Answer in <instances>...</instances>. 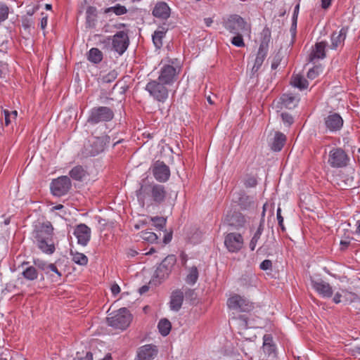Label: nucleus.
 Returning a JSON list of instances; mask_svg holds the SVG:
<instances>
[{
  "mask_svg": "<svg viewBox=\"0 0 360 360\" xmlns=\"http://www.w3.org/2000/svg\"><path fill=\"white\" fill-rule=\"evenodd\" d=\"M4 113L5 125L8 126L9 124L11 123V118L10 111H8L7 110H4Z\"/></svg>",
  "mask_w": 360,
  "mask_h": 360,
  "instance_id": "54",
  "label": "nucleus"
},
{
  "mask_svg": "<svg viewBox=\"0 0 360 360\" xmlns=\"http://www.w3.org/2000/svg\"><path fill=\"white\" fill-rule=\"evenodd\" d=\"M63 209H64V206L61 204H59V205L52 207L51 211L61 210Z\"/></svg>",
  "mask_w": 360,
  "mask_h": 360,
  "instance_id": "61",
  "label": "nucleus"
},
{
  "mask_svg": "<svg viewBox=\"0 0 360 360\" xmlns=\"http://www.w3.org/2000/svg\"><path fill=\"white\" fill-rule=\"evenodd\" d=\"M239 320H240V321H241V322H242V325H243L245 328H247V326H248V323H247L246 318H245V316H240Z\"/></svg>",
  "mask_w": 360,
  "mask_h": 360,
  "instance_id": "62",
  "label": "nucleus"
},
{
  "mask_svg": "<svg viewBox=\"0 0 360 360\" xmlns=\"http://www.w3.org/2000/svg\"><path fill=\"white\" fill-rule=\"evenodd\" d=\"M141 238L145 241L153 243L158 240V236L153 232L145 231L141 232Z\"/></svg>",
  "mask_w": 360,
  "mask_h": 360,
  "instance_id": "41",
  "label": "nucleus"
},
{
  "mask_svg": "<svg viewBox=\"0 0 360 360\" xmlns=\"http://www.w3.org/2000/svg\"><path fill=\"white\" fill-rule=\"evenodd\" d=\"M127 8L122 5L116 4L114 6L106 8L104 10L105 13H108L110 12L114 13L116 15H122L126 14L127 13Z\"/></svg>",
  "mask_w": 360,
  "mask_h": 360,
  "instance_id": "39",
  "label": "nucleus"
},
{
  "mask_svg": "<svg viewBox=\"0 0 360 360\" xmlns=\"http://www.w3.org/2000/svg\"><path fill=\"white\" fill-rule=\"evenodd\" d=\"M347 155L341 148H333L329 153L328 162L332 167L339 168L347 165Z\"/></svg>",
  "mask_w": 360,
  "mask_h": 360,
  "instance_id": "12",
  "label": "nucleus"
},
{
  "mask_svg": "<svg viewBox=\"0 0 360 360\" xmlns=\"http://www.w3.org/2000/svg\"><path fill=\"white\" fill-rule=\"evenodd\" d=\"M167 32V28L165 27H160L155 30L152 36L153 41L157 49H160L162 46V39L165 37Z\"/></svg>",
  "mask_w": 360,
  "mask_h": 360,
  "instance_id": "27",
  "label": "nucleus"
},
{
  "mask_svg": "<svg viewBox=\"0 0 360 360\" xmlns=\"http://www.w3.org/2000/svg\"><path fill=\"white\" fill-rule=\"evenodd\" d=\"M259 268L263 271L271 270L272 269V262L270 259H264L260 264Z\"/></svg>",
  "mask_w": 360,
  "mask_h": 360,
  "instance_id": "50",
  "label": "nucleus"
},
{
  "mask_svg": "<svg viewBox=\"0 0 360 360\" xmlns=\"http://www.w3.org/2000/svg\"><path fill=\"white\" fill-rule=\"evenodd\" d=\"M37 9H38V6L34 7L32 9H31V10H28V11H27V15H32L35 13V11H36Z\"/></svg>",
  "mask_w": 360,
  "mask_h": 360,
  "instance_id": "64",
  "label": "nucleus"
},
{
  "mask_svg": "<svg viewBox=\"0 0 360 360\" xmlns=\"http://www.w3.org/2000/svg\"><path fill=\"white\" fill-rule=\"evenodd\" d=\"M276 217L278 220V225L281 228L282 231H284L285 230V228L283 225V217L281 215V207H278L276 211Z\"/></svg>",
  "mask_w": 360,
  "mask_h": 360,
  "instance_id": "51",
  "label": "nucleus"
},
{
  "mask_svg": "<svg viewBox=\"0 0 360 360\" xmlns=\"http://www.w3.org/2000/svg\"><path fill=\"white\" fill-rule=\"evenodd\" d=\"M79 360H93V354L91 352H86L85 356L79 358Z\"/></svg>",
  "mask_w": 360,
  "mask_h": 360,
  "instance_id": "58",
  "label": "nucleus"
},
{
  "mask_svg": "<svg viewBox=\"0 0 360 360\" xmlns=\"http://www.w3.org/2000/svg\"><path fill=\"white\" fill-rule=\"evenodd\" d=\"M198 279V270L196 266H192L188 270L186 278V282L189 285H194Z\"/></svg>",
  "mask_w": 360,
  "mask_h": 360,
  "instance_id": "37",
  "label": "nucleus"
},
{
  "mask_svg": "<svg viewBox=\"0 0 360 360\" xmlns=\"http://www.w3.org/2000/svg\"><path fill=\"white\" fill-rule=\"evenodd\" d=\"M312 288L323 297L329 298L333 295V290L330 284L322 280L311 281Z\"/></svg>",
  "mask_w": 360,
  "mask_h": 360,
  "instance_id": "19",
  "label": "nucleus"
},
{
  "mask_svg": "<svg viewBox=\"0 0 360 360\" xmlns=\"http://www.w3.org/2000/svg\"><path fill=\"white\" fill-rule=\"evenodd\" d=\"M152 174L157 181L165 183L170 176V169L163 162L156 161L150 167Z\"/></svg>",
  "mask_w": 360,
  "mask_h": 360,
  "instance_id": "11",
  "label": "nucleus"
},
{
  "mask_svg": "<svg viewBox=\"0 0 360 360\" xmlns=\"http://www.w3.org/2000/svg\"><path fill=\"white\" fill-rule=\"evenodd\" d=\"M224 245L230 252H238L243 247V238L240 233H229L224 238Z\"/></svg>",
  "mask_w": 360,
  "mask_h": 360,
  "instance_id": "13",
  "label": "nucleus"
},
{
  "mask_svg": "<svg viewBox=\"0 0 360 360\" xmlns=\"http://www.w3.org/2000/svg\"><path fill=\"white\" fill-rule=\"evenodd\" d=\"M171 240H172V235L171 234L165 235V237H164V243L167 244L169 242H170Z\"/></svg>",
  "mask_w": 360,
  "mask_h": 360,
  "instance_id": "63",
  "label": "nucleus"
},
{
  "mask_svg": "<svg viewBox=\"0 0 360 360\" xmlns=\"http://www.w3.org/2000/svg\"><path fill=\"white\" fill-rule=\"evenodd\" d=\"M71 186L70 178L67 176H61L51 181L50 188L53 195L60 197L67 194Z\"/></svg>",
  "mask_w": 360,
  "mask_h": 360,
  "instance_id": "10",
  "label": "nucleus"
},
{
  "mask_svg": "<svg viewBox=\"0 0 360 360\" xmlns=\"http://www.w3.org/2000/svg\"><path fill=\"white\" fill-rule=\"evenodd\" d=\"M88 59L94 63H98L103 59V53L98 49L92 48L89 51Z\"/></svg>",
  "mask_w": 360,
  "mask_h": 360,
  "instance_id": "36",
  "label": "nucleus"
},
{
  "mask_svg": "<svg viewBox=\"0 0 360 360\" xmlns=\"http://www.w3.org/2000/svg\"><path fill=\"white\" fill-rule=\"evenodd\" d=\"M263 350L269 356L275 355L276 345L274 343L273 338L271 335L266 334L263 337Z\"/></svg>",
  "mask_w": 360,
  "mask_h": 360,
  "instance_id": "26",
  "label": "nucleus"
},
{
  "mask_svg": "<svg viewBox=\"0 0 360 360\" xmlns=\"http://www.w3.org/2000/svg\"><path fill=\"white\" fill-rule=\"evenodd\" d=\"M132 320V316L129 311L125 308H121L112 313L107 318L108 325L117 329L125 330L129 327Z\"/></svg>",
  "mask_w": 360,
  "mask_h": 360,
  "instance_id": "5",
  "label": "nucleus"
},
{
  "mask_svg": "<svg viewBox=\"0 0 360 360\" xmlns=\"http://www.w3.org/2000/svg\"><path fill=\"white\" fill-rule=\"evenodd\" d=\"M158 354L156 346L148 344L138 348L135 360H153Z\"/></svg>",
  "mask_w": 360,
  "mask_h": 360,
  "instance_id": "17",
  "label": "nucleus"
},
{
  "mask_svg": "<svg viewBox=\"0 0 360 360\" xmlns=\"http://www.w3.org/2000/svg\"><path fill=\"white\" fill-rule=\"evenodd\" d=\"M180 70L181 67L177 59H174L171 60V64H165L162 65L157 79L165 83V84L171 86L178 79Z\"/></svg>",
  "mask_w": 360,
  "mask_h": 360,
  "instance_id": "4",
  "label": "nucleus"
},
{
  "mask_svg": "<svg viewBox=\"0 0 360 360\" xmlns=\"http://www.w3.org/2000/svg\"><path fill=\"white\" fill-rule=\"evenodd\" d=\"M238 203L242 208L247 209L253 203L252 198L246 194H242L239 198Z\"/></svg>",
  "mask_w": 360,
  "mask_h": 360,
  "instance_id": "40",
  "label": "nucleus"
},
{
  "mask_svg": "<svg viewBox=\"0 0 360 360\" xmlns=\"http://www.w3.org/2000/svg\"><path fill=\"white\" fill-rule=\"evenodd\" d=\"M34 264L39 269H41L43 271H44L45 274L47 272V269H48L49 265H50L49 263H47L45 261H43V260H41V259H34Z\"/></svg>",
  "mask_w": 360,
  "mask_h": 360,
  "instance_id": "45",
  "label": "nucleus"
},
{
  "mask_svg": "<svg viewBox=\"0 0 360 360\" xmlns=\"http://www.w3.org/2000/svg\"><path fill=\"white\" fill-rule=\"evenodd\" d=\"M53 235V227L50 221L34 223L33 240L43 253L51 255L56 251Z\"/></svg>",
  "mask_w": 360,
  "mask_h": 360,
  "instance_id": "2",
  "label": "nucleus"
},
{
  "mask_svg": "<svg viewBox=\"0 0 360 360\" xmlns=\"http://www.w3.org/2000/svg\"><path fill=\"white\" fill-rule=\"evenodd\" d=\"M41 18L40 21V27L41 30H44L48 23V15L44 13H41Z\"/></svg>",
  "mask_w": 360,
  "mask_h": 360,
  "instance_id": "53",
  "label": "nucleus"
},
{
  "mask_svg": "<svg viewBox=\"0 0 360 360\" xmlns=\"http://www.w3.org/2000/svg\"><path fill=\"white\" fill-rule=\"evenodd\" d=\"M112 49L120 55L124 53L129 46V37L124 31L117 32L112 39Z\"/></svg>",
  "mask_w": 360,
  "mask_h": 360,
  "instance_id": "15",
  "label": "nucleus"
},
{
  "mask_svg": "<svg viewBox=\"0 0 360 360\" xmlns=\"http://www.w3.org/2000/svg\"><path fill=\"white\" fill-rule=\"evenodd\" d=\"M70 255L72 256V260L77 264L85 266L88 263V257L83 253L71 250Z\"/></svg>",
  "mask_w": 360,
  "mask_h": 360,
  "instance_id": "34",
  "label": "nucleus"
},
{
  "mask_svg": "<svg viewBox=\"0 0 360 360\" xmlns=\"http://www.w3.org/2000/svg\"><path fill=\"white\" fill-rule=\"evenodd\" d=\"M235 36L231 39L233 45L237 47H244L245 43L243 39V34H247L246 33L234 34Z\"/></svg>",
  "mask_w": 360,
  "mask_h": 360,
  "instance_id": "42",
  "label": "nucleus"
},
{
  "mask_svg": "<svg viewBox=\"0 0 360 360\" xmlns=\"http://www.w3.org/2000/svg\"><path fill=\"white\" fill-rule=\"evenodd\" d=\"M176 262V259L174 255H171L166 257L156 269L153 281L160 283L166 279L170 274Z\"/></svg>",
  "mask_w": 360,
  "mask_h": 360,
  "instance_id": "8",
  "label": "nucleus"
},
{
  "mask_svg": "<svg viewBox=\"0 0 360 360\" xmlns=\"http://www.w3.org/2000/svg\"><path fill=\"white\" fill-rule=\"evenodd\" d=\"M267 54V45H264V44H261L257 54V57L255 60V63L252 67L253 72H257L258 70L262 66L266 56Z\"/></svg>",
  "mask_w": 360,
  "mask_h": 360,
  "instance_id": "23",
  "label": "nucleus"
},
{
  "mask_svg": "<svg viewBox=\"0 0 360 360\" xmlns=\"http://www.w3.org/2000/svg\"><path fill=\"white\" fill-rule=\"evenodd\" d=\"M110 136L107 135L94 137L91 141L89 148L87 149L88 154L91 156H96L103 152L105 146L110 143Z\"/></svg>",
  "mask_w": 360,
  "mask_h": 360,
  "instance_id": "14",
  "label": "nucleus"
},
{
  "mask_svg": "<svg viewBox=\"0 0 360 360\" xmlns=\"http://www.w3.org/2000/svg\"><path fill=\"white\" fill-rule=\"evenodd\" d=\"M229 309L237 311L249 312L254 309L253 303L239 295H233L227 300Z\"/></svg>",
  "mask_w": 360,
  "mask_h": 360,
  "instance_id": "9",
  "label": "nucleus"
},
{
  "mask_svg": "<svg viewBox=\"0 0 360 360\" xmlns=\"http://www.w3.org/2000/svg\"><path fill=\"white\" fill-rule=\"evenodd\" d=\"M326 46L327 43L326 41L316 43L309 56V61L314 62L316 60L323 59L326 57Z\"/></svg>",
  "mask_w": 360,
  "mask_h": 360,
  "instance_id": "22",
  "label": "nucleus"
},
{
  "mask_svg": "<svg viewBox=\"0 0 360 360\" xmlns=\"http://www.w3.org/2000/svg\"><path fill=\"white\" fill-rule=\"evenodd\" d=\"M139 185L136 196L141 207L146 205H159L165 202L168 193L165 186L154 182L149 183L146 179L141 180Z\"/></svg>",
  "mask_w": 360,
  "mask_h": 360,
  "instance_id": "1",
  "label": "nucleus"
},
{
  "mask_svg": "<svg viewBox=\"0 0 360 360\" xmlns=\"http://www.w3.org/2000/svg\"><path fill=\"white\" fill-rule=\"evenodd\" d=\"M151 221L154 226L160 230L164 229L166 225V219L162 217H151Z\"/></svg>",
  "mask_w": 360,
  "mask_h": 360,
  "instance_id": "44",
  "label": "nucleus"
},
{
  "mask_svg": "<svg viewBox=\"0 0 360 360\" xmlns=\"http://www.w3.org/2000/svg\"><path fill=\"white\" fill-rule=\"evenodd\" d=\"M326 128L330 131L340 130L343 124L342 118L337 113L329 115L325 118Z\"/></svg>",
  "mask_w": 360,
  "mask_h": 360,
  "instance_id": "20",
  "label": "nucleus"
},
{
  "mask_svg": "<svg viewBox=\"0 0 360 360\" xmlns=\"http://www.w3.org/2000/svg\"><path fill=\"white\" fill-rule=\"evenodd\" d=\"M264 231V221H261L259 223V225L257 229V231L255 232L253 236L252 237L250 242V249L251 251L255 250L257 244L260 239V237L263 233Z\"/></svg>",
  "mask_w": 360,
  "mask_h": 360,
  "instance_id": "30",
  "label": "nucleus"
},
{
  "mask_svg": "<svg viewBox=\"0 0 360 360\" xmlns=\"http://www.w3.org/2000/svg\"><path fill=\"white\" fill-rule=\"evenodd\" d=\"M286 141V136L281 132L277 131L275 134L271 148L274 151H280L283 148Z\"/></svg>",
  "mask_w": 360,
  "mask_h": 360,
  "instance_id": "28",
  "label": "nucleus"
},
{
  "mask_svg": "<svg viewBox=\"0 0 360 360\" xmlns=\"http://www.w3.org/2000/svg\"><path fill=\"white\" fill-rule=\"evenodd\" d=\"M114 117L112 110L106 106L94 107L90 110L87 122L91 124L111 121Z\"/></svg>",
  "mask_w": 360,
  "mask_h": 360,
  "instance_id": "7",
  "label": "nucleus"
},
{
  "mask_svg": "<svg viewBox=\"0 0 360 360\" xmlns=\"http://www.w3.org/2000/svg\"><path fill=\"white\" fill-rule=\"evenodd\" d=\"M224 27L232 34L246 33L250 34V25L240 15H231L224 21Z\"/></svg>",
  "mask_w": 360,
  "mask_h": 360,
  "instance_id": "6",
  "label": "nucleus"
},
{
  "mask_svg": "<svg viewBox=\"0 0 360 360\" xmlns=\"http://www.w3.org/2000/svg\"><path fill=\"white\" fill-rule=\"evenodd\" d=\"M282 105L286 108H293L297 105V99L290 94H283L281 97Z\"/></svg>",
  "mask_w": 360,
  "mask_h": 360,
  "instance_id": "29",
  "label": "nucleus"
},
{
  "mask_svg": "<svg viewBox=\"0 0 360 360\" xmlns=\"http://www.w3.org/2000/svg\"><path fill=\"white\" fill-rule=\"evenodd\" d=\"M117 72L113 70L110 71L108 74L103 75L101 78V81L104 83H111L115 80L117 77Z\"/></svg>",
  "mask_w": 360,
  "mask_h": 360,
  "instance_id": "43",
  "label": "nucleus"
},
{
  "mask_svg": "<svg viewBox=\"0 0 360 360\" xmlns=\"http://www.w3.org/2000/svg\"><path fill=\"white\" fill-rule=\"evenodd\" d=\"M291 84L292 86L300 89V90L307 89L309 85L307 80L300 75H293Z\"/></svg>",
  "mask_w": 360,
  "mask_h": 360,
  "instance_id": "32",
  "label": "nucleus"
},
{
  "mask_svg": "<svg viewBox=\"0 0 360 360\" xmlns=\"http://www.w3.org/2000/svg\"><path fill=\"white\" fill-rule=\"evenodd\" d=\"M332 0H321V7L324 9L328 8L331 4Z\"/></svg>",
  "mask_w": 360,
  "mask_h": 360,
  "instance_id": "57",
  "label": "nucleus"
},
{
  "mask_svg": "<svg viewBox=\"0 0 360 360\" xmlns=\"http://www.w3.org/2000/svg\"><path fill=\"white\" fill-rule=\"evenodd\" d=\"M168 85L158 79H151L146 85L145 90L153 100L164 103L169 97Z\"/></svg>",
  "mask_w": 360,
  "mask_h": 360,
  "instance_id": "3",
  "label": "nucleus"
},
{
  "mask_svg": "<svg viewBox=\"0 0 360 360\" xmlns=\"http://www.w3.org/2000/svg\"><path fill=\"white\" fill-rule=\"evenodd\" d=\"M204 22L207 27H210L212 23L213 22V20L211 18H206L204 19Z\"/></svg>",
  "mask_w": 360,
  "mask_h": 360,
  "instance_id": "59",
  "label": "nucleus"
},
{
  "mask_svg": "<svg viewBox=\"0 0 360 360\" xmlns=\"http://www.w3.org/2000/svg\"><path fill=\"white\" fill-rule=\"evenodd\" d=\"M244 184L247 188H253L257 186V181L255 176H250L245 179Z\"/></svg>",
  "mask_w": 360,
  "mask_h": 360,
  "instance_id": "48",
  "label": "nucleus"
},
{
  "mask_svg": "<svg viewBox=\"0 0 360 360\" xmlns=\"http://www.w3.org/2000/svg\"><path fill=\"white\" fill-rule=\"evenodd\" d=\"M158 328L162 336H167L171 330L172 324L168 319H162L158 323Z\"/></svg>",
  "mask_w": 360,
  "mask_h": 360,
  "instance_id": "35",
  "label": "nucleus"
},
{
  "mask_svg": "<svg viewBox=\"0 0 360 360\" xmlns=\"http://www.w3.org/2000/svg\"><path fill=\"white\" fill-rule=\"evenodd\" d=\"M86 174L85 169L80 165L74 167L69 172L70 177L76 181H82Z\"/></svg>",
  "mask_w": 360,
  "mask_h": 360,
  "instance_id": "31",
  "label": "nucleus"
},
{
  "mask_svg": "<svg viewBox=\"0 0 360 360\" xmlns=\"http://www.w3.org/2000/svg\"><path fill=\"white\" fill-rule=\"evenodd\" d=\"M184 301V293L178 290L172 292L170 300V308L172 310L177 311L181 307Z\"/></svg>",
  "mask_w": 360,
  "mask_h": 360,
  "instance_id": "24",
  "label": "nucleus"
},
{
  "mask_svg": "<svg viewBox=\"0 0 360 360\" xmlns=\"http://www.w3.org/2000/svg\"><path fill=\"white\" fill-rule=\"evenodd\" d=\"M341 297L342 294L340 292H336L333 297V300L335 304H339L340 302H341Z\"/></svg>",
  "mask_w": 360,
  "mask_h": 360,
  "instance_id": "56",
  "label": "nucleus"
},
{
  "mask_svg": "<svg viewBox=\"0 0 360 360\" xmlns=\"http://www.w3.org/2000/svg\"><path fill=\"white\" fill-rule=\"evenodd\" d=\"M97 9L94 6H89L86 11V27L94 28L97 22Z\"/></svg>",
  "mask_w": 360,
  "mask_h": 360,
  "instance_id": "25",
  "label": "nucleus"
},
{
  "mask_svg": "<svg viewBox=\"0 0 360 360\" xmlns=\"http://www.w3.org/2000/svg\"><path fill=\"white\" fill-rule=\"evenodd\" d=\"M148 289H149V287L148 285H143L142 287H141L139 288V292H140V294H143V293L148 292Z\"/></svg>",
  "mask_w": 360,
  "mask_h": 360,
  "instance_id": "60",
  "label": "nucleus"
},
{
  "mask_svg": "<svg viewBox=\"0 0 360 360\" xmlns=\"http://www.w3.org/2000/svg\"><path fill=\"white\" fill-rule=\"evenodd\" d=\"M46 274L52 277L53 281H58L62 276L61 272L58 270L55 264L50 263Z\"/></svg>",
  "mask_w": 360,
  "mask_h": 360,
  "instance_id": "38",
  "label": "nucleus"
},
{
  "mask_svg": "<svg viewBox=\"0 0 360 360\" xmlns=\"http://www.w3.org/2000/svg\"><path fill=\"white\" fill-rule=\"evenodd\" d=\"M170 8L167 4L164 1L158 2L155 5L152 11L153 16L162 20H167L169 18L170 16Z\"/></svg>",
  "mask_w": 360,
  "mask_h": 360,
  "instance_id": "21",
  "label": "nucleus"
},
{
  "mask_svg": "<svg viewBox=\"0 0 360 360\" xmlns=\"http://www.w3.org/2000/svg\"><path fill=\"white\" fill-rule=\"evenodd\" d=\"M8 15V8L4 4H0V22L4 21Z\"/></svg>",
  "mask_w": 360,
  "mask_h": 360,
  "instance_id": "47",
  "label": "nucleus"
},
{
  "mask_svg": "<svg viewBox=\"0 0 360 360\" xmlns=\"http://www.w3.org/2000/svg\"><path fill=\"white\" fill-rule=\"evenodd\" d=\"M22 275L27 281H34L38 278V271L33 266H27L23 269Z\"/></svg>",
  "mask_w": 360,
  "mask_h": 360,
  "instance_id": "33",
  "label": "nucleus"
},
{
  "mask_svg": "<svg viewBox=\"0 0 360 360\" xmlns=\"http://www.w3.org/2000/svg\"><path fill=\"white\" fill-rule=\"evenodd\" d=\"M281 116L283 123L286 124L288 127L292 124L293 118L290 114L287 112H282Z\"/></svg>",
  "mask_w": 360,
  "mask_h": 360,
  "instance_id": "49",
  "label": "nucleus"
},
{
  "mask_svg": "<svg viewBox=\"0 0 360 360\" xmlns=\"http://www.w3.org/2000/svg\"><path fill=\"white\" fill-rule=\"evenodd\" d=\"M91 229L84 224L77 225L73 231V235L77 239V243L86 246L91 238Z\"/></svg>",
  "mask_w": 360,
  "mask_h": 360,
  "instance_id": "16",
  "label": "nucleus"
},
{
  "mask_svg": "<svg viewBox=\"0 0 360 360\" xmlns=\"http://www.w3.org/2000/svg\"><path fill=\"white\" fill-rule=\"evenodd\" d=\"M321 71V67L315 66L308 71L307 77L310 79H314L319 75Z\"/></svg>",
  "mask_w": 360,
  "mask_h": 360,
  "instance_id": "46",
  "label": "nucleus"
},
{
  "mask_svg": "<svg viewBox=\"0 0 360 360\" xmlns=\"http://www.w3.org/2000/svg\"><path fill=\"white\" fill-rule=\"evenodd\" d=\"M281 61V58L280 55L276 54L272 60L271 65V69L276 70L278 68V66L280 65Z\"/></svg>",
  "mask_w": 360,
  "mask_h": 360,
  "instance_id": "52",
  "label": "nucleus"
},
{
  "mask_svg": "<svg viewBox=\"0 0 360 360\" xmlns=\"http://www.w3.org/2000/svg\"><path fill=\"white\" fill-rule=\"evenodd\" d=\"M111 292L113 295H117L120 292V288L117 284H113L111 286Z\"/></svg>",
  "mask_w": 360,
  "mask_h": 360,
  "instance_id": "55",
  "label": "nucleus"
},
{
  "mask_svg": "<svg viewBox=\"0 0 360 360\" xmlns=\"http://www.w3.org/2000/svg\"><path fill=\"white\" fill-rule=\"evenodd\" d=\"M348 27H343L338 32H334L330 37V49L336 50L339 47H342L347 37Z\"/></svg>",
  "mask_w": 360,
  "mask_h": 360,
  "instance_id": "18",
  "label": "nucleus"
}]
</instances>
